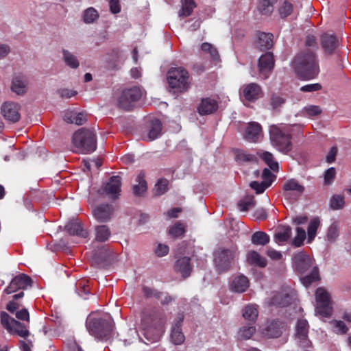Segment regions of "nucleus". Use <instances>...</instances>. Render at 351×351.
Wrapping results in <instances>:
<instances>
[{"instance_id": "obj_1", "label": "nucleus", "mask_w": 351, "mask_h": 351, "mask_svg": "<svg viewBox=\"0 0 351 351\" xmlns=\"http://www.w3.org/2000/svg\"><path fill=\"white\" fill-rule=\"evenodd\" d=\"M293 66L298 75L304 80L315 78L319 71L317 57L309 51L296 56L293 61Z\"/></svg>"}, {"instance_id": "obj_2", "label": "nucleus", "mask_w": 351, "mask_h": 351, "mask_svg": "<svg viewBox=\"0 0 351 351\" xmlns=\"http://www.w3.org/2000/svg\"><path fill=\"white\" fill-rule=\"evenodd\" d=\"M169 88L174 93H184L190 88L189 74L182 67H172L167 74Z\"/></svg>"}, {"instance_id": "obj_3", "label": "nucleus", "mask_w": 351, "mask_h": 351, "mask_svg": "<svg viewBox=\"0 0 351 351\" xmlns=\"http://www.w3.org/2000/svg\"><path fill=\"white\" fill-rule=\"evenodd\" d=\"M73 143L78 152L83 154L91 153L97 147L95 133L92 130L82 128L74 133Z\"/></svg>"}, {"instance_id": "obj_4", "label": "nucleus", "mask_w": 351, "mask_h": 351, "mask_svg": "<svg viewBox=\"0 0 351 351\" xmlns=\"http://www.w3.org/2000/svg\"><path fill=\"white\" fill-rule=\"evenodd\" d=\"M86 327L92 335L100 339L106 338L112 330V320L108 316L94 317L90 315L86 320Z\"/></svg>"}, {"instance_id": "obj_5", "label": "nucleus", "mask_w": 351, "mask_h": 351, "mask_svg": "<svg viewBox=\"0 0 351 351\" xmlns=\"http://www.w3.org/2000/svg\"><path fill=\"white\" fill-rule=\"evenodd\" d=\"M271 143L279 152L287 154L292 149L291 136L282 127L271 125L269 128Z\"/></svg>"}, {"instance_id": "obj_6", "label": "nucleus", "mask_w": 351, "mask_h": 351, "mask_svg": "<svg viewBox=\"0 0 351 351\" xmlns=\"http://www.w3.org/2000/svg\"><path fill=\"white\" fill-rule=\"evenodd\" d=\"M239 252L237 247L232 246L230 248H219L214 252V261L219 272H225L230 269L232 265L237 258Z\"/></svg>"}, {"instance_id": "obj_7", "label": "nucleus", "mask_w": 351, "mask_h": 351, "mask_svg": "<svg viewBox=\"0 0 351 351\" xmlns=\"http://www.w3.org/2000/svg\"><path fill=\"white\" fill-rule=\"evenodd\" d=\"M316 312L323 317H329L332 312V300L330 293L324 287L315 291Z\"/></svg>"}, {"instance_id": "obj_8", "label": "nucleus", "mask_w": 351, "mask_h": 351, "mask_svg": "<svg viewBox=\"0 0 351 351\" xmlns=\"http://www.w3.org/2000/svg\"><path fill=\"white\" fill-rule=\"evenodd\" d=\"M1 322L3 327L11 334L17 335L23 338L28 337L29 335V332L25 326L11 318L5 312L1 313Z\"/></svg>"}, {"instance_id": "obj_9", "label": "nucleus", "mask_w": 351, "mask_h": 351, "mask_svg": "<svg viewBox=\"0 0 351 351\" xmlns=\"http://www.w3.org/2000/svg\"><path fill=\"white\" fill-rule=\"evenodd\" d=\"M142 96L141 90L136 86L124 90L120 96L118 104L119 106L124 110H128L132 104L138 101Z\"/></svg>"}, {"instance_id": "obj_10", "label": "nucleus", "mask_w": 351, "mask_h": 351, "mask_svg": "<svg viewBox=\"0 0 351 351\" xmlns=\"http://www.w3.org/2000/svg\"><path fill=\"white\" fill-rule=\"evenodd\" d=\"M121 191V178L118 176H112L99 190L101 195L108 196L111 199H117Z\"/></svg>"}, {"instance_id": "obj_11", "label": "nucleus", "mask_w": 351, "mask_h": 351, "mask_svg": "<svg viewBox=\"0 0 351 351\" xmlns=\"http://www.w3.org/2000/svg\"><path fill=\"white\" fill-rule=\"evenodd\" d=\"M308 324L306 319H299L295 326V339L301 348L306 349L311 347L308 338Z\"/></svg>"}, {"instance_id": "obj_12", "label": "nucleus", "mask_w": 351, "mask_h": 351, "mask_svg": "<svg viewBox=\"0 0 351 351\" xmlns=\"http://www.w3.org/2000/svg\"><path fill=\"white\" fill-rule=\"evenodd\" d=\"M32 282L29 276L24 274H19L12 278L10 285L5 289L4 292L7 294H11L18 290L27 289L31 286Z\"/></svg>"}, {"instance_id": "obj_13", "label": "nucleus", "mask_w": 351, "mask_h": 351, "mask_svg": "<svg viewBox=\"0 0 351 351\" xmlns=\"http://www.w3.org/2000/svg\"><path fill=\"white\" fill-rule=\"evenodd\" d=\"M274 66V59L273 54L267 52L262 55L258 60L259 73L263 79L269 77Z\"/></svg>"}, {"instance_id": "obj_14", "label": "nucleus", "mask_w": 351, "mask_h": 351, "mask_svg": "<svg viewBox=\"0 0 351 351\" xmlns=\"http://www.w3.org/2000/svg\"><path fill=\"white\" fill-rule=\"evenodd\" d=\"M320 44L324 52L331 55L336 52L339 40L334 34L324 33L321 36Z\"/></svg>"}, {"instance_id": "obj_15", "label": "nucleus", "mask_w": 351, "mask_h": 351, "mask_svg": "<svg viewBox=\"0 0 351 351\" xmlns=\"http://www.w3.org/2000/svg\"><path fill=\"white\" fill-rule=\"evenodd\" d=\"M20 106L14 102H5L1 108V112L5 119L10 122H17L20 118Z\"/></svg>"}, {"instance_id": "obj_16", "label": "nucleus", "mask_w": 351, "mask_h": 351, "mask_svg": "<svg viewBox=\"0 0 351 351\" xmlns=\"http://www.w3.org/2000/svg\"><path fill=\"white\" fill-rule=\"evenodd\" d=\"M113 208L110 204H101L93 210L94 218L99 222H107L112 218Z\"/></svg>"}, {"instance_id": "obj_17", "label": "nucleus", "mask_w": 351, "mask_h": 351, "mask_svg": "<svg viewBox=\"0 0 351 351\" xmlns=\"http://www.w3.org/2000/svg\"><path fill=\"white\" fill-rule=\"evenodd\" d=\"M241 91V95L249 101L258 99L262 93L261 86L256 83H250L243 86Z\"/></svg>"}, {"instance_id": "obj_18", "label": "nucleus", "mask_w": 351, "mask_h": 351, "mask_svg": "<svg viewBox=\"0 0 351 351\" xmlns=\"http://www.w3.org/2000/svg\"><path fill=\"white\" fill-rule=\"evenodd\" d=\"M293 262L296 269L300 273H304L308 270L313 264V260L309 255L300 252L295 254Z\"/></svg>"}, {"instance_id": "obj_19", "label": "nucleus", "mask_w": 351, "mask_h": 351, "mask_svg": "<svg viewBox=\"0 0 351 351\" xmlns=\"http://www.w3.org/2000/svg\"><path fill=\"white\" fill-rule=\"evenodd\" d=\"M218 108L217 101L211 98H204L197 107L199 114L206 115L215 112Z\"/></svg>"}, {"instance_id": "obj_20", "label": "nucleus", "mask_w": 351, "mask_h": 351, "mask_svg": "<svg viewBox=\"0 0 351 351\" xmlns=\"http://www.w3.org/2000/svg\"><path fill=\"white\" fill-rule=\"evenodd\" d=\"M184 319V316L182 314L178 315L175 320V324L173 326L171 337L174 344L180 345L184 341V336L180 328L181 324Z\"/></svg>"}, {"instance_id": "obj_21", "label": "nucleus", "mask_w": 351, "mask_h": 351, "mask_svg": "<svg viewBox=\"0 0 351 351\" xmlns=\"http://www.w3.org/2000/svg\"><path fill=\"white\" fill-rule=\"evenodd\" d=\"M262 136V128L258 123L252 122L249 123L245 136L248 141L256 143L259 141Z\"/></svg>"}, {"instance_id": "obj_22", "label": "nucleus", "mask_w": 351, "mask_h": 351, "mask_svg": "<svg viewBox=\"0 0 351 351\" xmlns=\"http://www.w3.org/2000/svg\"><path fill=\"white\" fill-rule=\"evenodd\" d=\"M28 82L24 75H18L13 77L11 85V90L13 93L21 95L27 91Z\"/></svg>"}, {"instance_id": "obj_23", "label": "nucleus", "mask_w": 351, "mask_h": 351, "mask_svg": "<svg viewBox=\"0 0 351 351\" xmlns=\"http://www.w3.org/2000/svg\"><path fill=\"white\" fill-rule=\"evenodd\" d=\"M63 119L68 123H75L77 125H81L86 123L87 116L84 112H75L68 110L64 112Z\"/></svg>"}, {"instance_id": "obj_24", "label": "nucleus", "mask_w": 351, "mask_h": 351, "mask_svg": "<svg viewBox=\"0 0 351 351\" xmlns=\"http://www.w3.org/2000/svg\"><path fill=\"white\" fill-rule=\"evenodd\" d=\"M285 330V326L280 321H274L266 328L265 335L269 338L280 337Z\"/></svg>"}, {"instance_id": "obj_25", "label": "nucleus", "mask_w": 351, "mask_h": 351, "mask_svg": "<svg viewBox=\"0 0 351 351\" xmlns=\"http://www.w3.org/2000/svg\"><path fill=\"white\" fill-rule=\"evenodd\" d=\"M65 228L72 235H76L82 238H86L88 235V232L83 228L82 223L77 221L69 222Z\"/></svg>"}, {"instance_id": "obj_26", "label": "nucleus", "mask_w": 351, "mask_h": 351, "mask_svg": "<svg viewBox=\"0 0 351 351\" xmlns=\"http://www.w3.org/2000/svg\"><path fill=\"white\" fill-rule=\"evenodd\" d=\"M158 324L157 322V315L154 313L146 315L144 314L141 319V328L145 331L147 335L149 330L156 328Z\"/></svg>"}, {"instance_id": "obj_27", "label": "nucleus", "mask_w": 351, "mask_h": 351, "mask_svg": "<svg viewBox=\"0 0 351 351\" xmlns=\"http://www.w3.org/2000/svg\"><path fill=\"white\" fill-rule=\"evenodd\" d=\"M249 285L248 278L243 275H239L234 278L231 287L235 292L243 293L247 289Z\"/></svg>"}, {"instance_id": "obj_28", "label": "nucleus", "mask_w": 351, "mask_h": 351, "mask_svg": "<svg viewBox=\"0 0 351 351\" xmlns=\"http://www.w3.org/2000/svg\"><path fill=\"white\" fill-rule=\"evenodd\" d=\"M274 36L270 33L260 32L258 34L256 45L260 50L269 49L273 46Z\"/></svg>"}, {"instance_id": "obj_29", "label": "nucleus", "mask_w": 351, "mask_h": 351, "mask_svg": "<svg viewBox=\"0 0 351 351\" xmlns=\"http://www.w3.org/2000/svg\"><path fill=\"white\" fill-rule=\"evenodd\" d=\"M176 270L180 273L184 278L188 277L192 270V266L190 264V258L182 257L176 261L175 265Z\"/></svg>"}, {"instance_id": "obj_30", "label": "nucleus", "mask_w": 351, "mask_h": 351, "mask_svg": "<svg viewBox=\"0 0 351 351\" xmlns=\"http://www.w3.org/2000/svg\"><path fill=\"white\" fill-rule=\"evenodd\" d=\"M283 190L285 197H289L291 191L300 195L303 193L304 188L296 180L291 179L284 184Z\"/></svg>"}, {"instance_id": "obj_31", "label": "nucleus", "mask_w": 351, "mask_h": 351, "mask_svg": "<svg viewBox=\"0 0 351 351\" xmlns=\"http://www.w3.org/2000/svg\"><path fill=\"white\" fill-rule=\"evenodd\" d=\"M111 235V231L106 225H98L95 227V239L97 242L107 241Z\"/></svg>"}, {"instance_id": "obj_32", "label": "nucleus", "mask_w": 351, "mask_h": 351, "mask_svg": "<svg viewBox=\"0 0 351 351\" xmlns=\"http://www.w3.org/2000/svg\"><path fill=\"white\" fill-rule=\"evenodd\" d=\"M162 128V123L159 120H153L151 122L148 134L146 137H145V140L147 141H152L158 138L161 135Z\"/></svg>"}, {"instance_id": "obj_33", "label": "nucleus", "mask_w": 351, "mask_h": 351, "mask_svg": "<svg viewBox=\"0 0 351 351\" xmlns=\"http://www.w3.org/2000/svg\"><path fill=\"white\" fill-rule=\"evenodd\" d=\"M258 315V306L256 304H247L243 309V317L245 319L255 322Z\"/></svg>"}, {"instance_id": "obj_34", "label": "nucleus", "mask_w": 351, "mask_h": 351, "mask_svg": "<svg viewBox=\"0 0 351 351\" xmlns=\"http://www.w3.org/2000/svg\"><path fill=\"white\" fill-rule=\"evenodd\" d=\"M247 261L249 264L264 267L267 265L265 258L256 251H250L247 254Z\"/></svg>"}, {"instance_id": "obj_35", "label": "nucleus", "mask_w": 351, "mask_h": 351, "mask_svg": "<svg viewBox=\"0 0 351 351\" xmlns=\"http://www.w3.org/2000/svg\"><path fill=\"white\" fill-rule=\"evenodd\" d=\"M195 7L196 3L194 0H181V9L178 12L179 16L186 17L190 16Z\"/></svg>"}, {"instance_id": "obj_36", "label": "nucleus", "mask_w": 351, "mask_h": 351, "mask_svg": "<svg viewBox=\"0 0 351 351\" xmlns=\"http://www.w3.org/2000/svg\"><path fill=\"white\" fill-rule=\"evenodd\" d=\"M138 184L133 186V192L136 195H141L147 191V182L145 180V174L141 172L136 178Z\"/></svg>"}, {"instance_id": "obj_37", "label": "nucleus", "mask_w": 351, "mask_h": 351, "mask_svg": "<svg viewBox=\"0 0 351 351\" xmlns=\"http://www.w3.org/2000/svg\"><path fill=\"white\" fill-rule=\"evenodd\" d=\"M62 58L64 63L71 69H77L80 65L77 58L66 49L62 50Z\"/></svg>"}, {"instance_id": "obj_38", "label": "nucleus", "mask_w": 351, "mask_h": 351, "mask_svg": "<svg viewBox=\"0 0 351 351\" xmlns=\"http://www.w3.org/2000/svg\"><path fill=\"white\" fill-rule=\"evenodd\" d=\"M291 236V228L289 226H282L278 228L275 234V240L277 243L288 241Z\"/></svg>"}, {"instance_id": "obj_39", "label": "nucleus", "mask_w": 351, "mask_h": 351, "mask_svg": "<svg viewBox=\"0 0 351 351\" xmlns=\"http://www.w3.org/2000/svg\"><path fill=\"white\" fill-rule=\"evenodd\" d=\"M291 297L287 293H278L274 295L270 302V305H276L278 306H285L290 304Z\"/></svg>"}, {"instance_id": "obj_40", "label": "nucleus", "mask_w": 351, "mask_h": 351, "mask_svg": "<svg viewBox=\"0 0 351 351\" xmlns=\"http://www.w3.org/2000/svg\"><path fill=\"white\" fill-rule=\"evenodd\" d=\"M278 0H260L258 10L263 14L269 15L272 13L274 8V4Z\"/></svg>"}, {"instance_id": "obj_41", "label": "nucleus", "mask_w": 351, "mask_h": 351, "mask_svg": "<svg viewBox=\"0 0 351 351\" xmlns=\"http://www.w3.org/2000/svg\"><path fill=\"white\" fill-rule=\"evenodd\" d=\"M98 12L93 7L86 9L82 14L83 21L85 23H93L99 19Z\"/></svg>"}, {"instance_id": "obj_42", "label": "nucleus", "mask_w": 351, "mask_h": 351, "mask_svg": "<svg viewBox=\"0 0 351 351\" xmlns=\"http://www.w3.org/2000/svg\"><path fill=\"white\" fill-rule=\"evenodd\" d=\"M235 158L236 160L240 164L256 162L257 160V158L254 155L242 150H239L237 152Z\"/></svg>"}, {"instance_id": "obj_43", "label": "nucleus", "mask_w": 351, "mask_h": 351, "mask_svg": "<svg viewBox=\"0 0 351 351\" xmlns=\"http://www.w3.org/2000/svg\"><path fill=\"white\" fill-rule=\"evenodd\" d=\"M270 241L269 236L264 232L258 231L252 236V242L255 245H265Z\"/></svg>"}, {"instance_id": "obj_44", "label": "nucleus", "mask_w": 351, "mask_h": 351, "mask_svg": "<svg viewBox=\"0 0 351 351\" xmlns=\"http://www.w3.org/2000/svg\"><path fill=\"white\" fill-rule=\"evenodd\" d=\"M201 50L206 54L209 55L210 58L214 61L219 60V55L217 49L208 43H202L201 45Z\"/></svg>"}, {"instance_id": "obj_45", "label": "nucleus", "mask_w": 351, "mask_h": 351, "mask_svg": "<svg viewBox=\"0 0 351 351\" xmlns=\"http://www.w3.org/2000/svg\"><path fill=\"white\" fill-rule=\"evenodd\" d=\"M255 204L256 202L253 196H246L239 202L238 207L241 211H247Z\"/></svg>"}, {"instance_id": "obj_46", "label": "nucleus", "mask_w": 351, "mask_h": 351, "mask_svg": "<svg viewBox=\"0 0 351 351\" xmlns=\"http://www.w3.org/2000/svg\"><path fill=\"white\" fill-rule=\"evenodd\" d=\"M332 330L337 334L345 335L348 331V328L343 321L332 320L330 322Z\"/></svg>"}, {"instance_id": "obj_47", "label": "nucleus", "mask_w": 351, "mask_h": 351, "mask_svg": "<svg viewBox=\"0 0 351 351\" xmlns=\"http://www.w3.org/2000/svg\"><path fill=\"white\" fill-rule=\"evenodd\" d=\"M320 221L318 218L311 221L308 227V243H311L316 236L317 228Z\"/></svg>"}, {"instance_id": "obj_48", "label": "nucleus", "mask_w": 351, "mask_h": 351, "mask_svg": "<svg viewBox=\"0 0 351 351\" xmlns=\"http://www.w3.org/2000/svg\"><path fill=\"white\" fill-rule=\"evenodd\" d=\"M302 113L304 117L313 118L322 113V109L318 106L309 105L303 108Z\"/></svg>"}, {"instance_id": "obj_49", "label": "nucleus", "mask_w": 351, "mask_h": 351, "mask_svg": "<svg viewBox=\"0 0 351 351\" xmlns=\"http://www.w3.org/2000/svg\"><path fill=\"white\" fill-rule=\"evenodd\" d=\"M256 328L253 326H243L238 332V338L239 339H249L254 334Z\"/></svg>"}, {"instance_id": "obj_50", "label": "nucleus", "mask_w": 351, "mask_h": 351, "mask_svg": "<svg viewBox=\"0 0 351 351\" xmlns=\"http://www.w3.org/2000/svg\"><path fill=\"white\" fill-rule=\"evenodd\" d=\"M260 156L273 171H278V164L274 160V156L271 153L264 152L260 154Z\"/></svg>"}, {"instance_id": "obj_51", "label": "nucleus", "mask_w": 351, "mask_h": 351, "mask_svg": "<svg viewBox=\"0 0 351 351\" xmlns=\"http://www.w3.org/2000/svg\"><path fill=\"white\" fill-rule=\"evenodd\" d=\"M345 205L344 197L341 195H334L330 201V208L333 210H339Z\"/></svg>"}, {"instance_id": "obj_52", "label": "nucleus", "mask_w": 351, "mask_h": 351, "mask_svg": "<svg viewBox=\"0 0 351 351\" xmlns=\"http://www.w3.org/2000/svg\"><path fill=\"white\" fill-rule=\"evenodd\" d=\"M319 280L318 269L317 267H314L310 275L303 277L301 280L302 284L306 287H308L313 282Z\"/></svg>"}, {"instance_id": "obj_53", "label": "nucleus", "mask_w": 351, "mask_h": 351, "mask_svg": "<svg viewBox=\"0 0 351 351\" xmlns=\"http://www.w3.org/2000/svg\"><path fill=\"white\" fill-rule=\"evenodd\" d=\"M296 233L292 243L295 247H300L303 244L306 239V232L303 228L298 227L296 228Z\"/></svg>"}, {"instance_id": "obj_54", "label": "nucleus", "mask_w": 351, "mask_h": 351, "mask_svg": "<svg viewBox=\"0 0 351 351\" xmlns=\"http://www.w3.org/2000/svg\"><path fill=\"white\" fill-rule=\"evenodd\" d=\"M285 103V99L278 94H273L270 99V105L274 110H278Z\"/></svg>"}, {"instance_id": "obj_55", "label": "nucleus", "mask_w": 351, "mask_h": 351, "mask_svg": "<svg viewBox=\"0 0 351 351\" xmlns=\"http://www.w3.org/2000/svg\"><path fill=\"white\" fill-rule=\"evenodd\" d=\"M169 181L167 179H160L155 185V193L157 195H163L168 189Z\"/></svg>"}, {"instance_id": "obj_56", "label": "nucleus", "mask_w": 351, "mask_h": 351, "mask_svg": "<svg viewBox=\"0 0 351 351\" xmlns=\"http://www.w3.org/2000/svg\"><path fill=\"white\" fill-rule=\"evenodd\" d=\"M292 4L288 1H285L279 8V13L282 18H285L292 12Z\"/></svg>"}, {"instance_id": "obj_57", "label": "nucleus", "mask_w": 351, "mask_h": 351, "mask_svg": "<svg viewBox=\"0 0 351 351\" xmlns=\"http://www.w3.org/2000/svg\"><path fill=\"white\" fill-rule=\"evenodd\" d=\"M184 232V226L181 223H177L169 230V234L174 237L182 236Z\"/></svg>"}, {"instance_id": "obj_58", "label": "nucleus", "mask_w": 351, "mask_h": 351, "mask_svg": "<svg viewBox=\"0 0 351 351\" xmlns=\"http://www.w3.org/2000/svg\"><path fill=\"white\" fill-rule=\"evenodd\" d=\"M339 236V230L335 223H332L328 228L327 232V238L330 241H334Z\"/></svg>"}, {"instance_id": "obj_59", "label": "nucleus", "mask_w": 351, "mask_h": 351, "mask_svg": "<svg viewBox=\"0 0 351 351\" xmlns=\"http://www.w3.org/2000/svg\"><path fill=\"white\" fill-rule=\"evenodd\" d=\"M252 189L256 191V193L260 194L264 192V191L269 186L264 182L254 181L250 183Z\"/></svg>"}, {"instance_id": "obj_60", "label": "nucleus", "mask_w": 351, "mask_h": 351, "mask_svg": "<svg viewBox=\"0 0 351 351\" xmlns=\"http://www.w3.org/2000/svg\"><path fill=\"white\" fill-rule=\"evenodd\" d=\"M263 182H264L268 186L271 184L273 182V174L268 169H264L262 173Z\"/></svg>"}, {"instance_id": "obj_61", "label": "nucleus", "mask_w": 351, "mask_h": 351, "mask_svg": "<svg viewBox=\"0 0 351 351\" xmlns=\"http://www.w3.org/2000/svg\"><path fill=\"white\" fill-rule=\"evenodd\" d=\"M16 317L20 320L26 321L29 322V314L26 308H22L20 311H17L15 313Z\"/></svg>"}, {"instance_id": "obj_62", "label": "nucleus", "mask_w": 351, "mask_h": 351, "mask_svg": "<svg viewBox=\"0 0 351 351\" xmlns=\"http://www.w3.org/2000/svg\"><path fill=\"white\" fill-rule=\"evenodd\" d=\"M335 176V169L333 167L329 168L325 172L324 181L326 184H330L334 180Z\"/></svg>"}, {"instance_id": "obj_63", "label": "nucleus", "mask_w": 351, "mask_h": 351, "mask_svg": "<svg viewBox=\"0 0 351 351\" xmlns=\"http://www.w3.org/2000/svg\"><path fill=\"white\" fill-rule=\"evenodd\" d=\"M322 88V86L318 84H310L305 86H303L300 88V90L302 92H315L320 90Z\"/></svg>"}, {"instance_id": "obj_64", "label": "nucleus", "mask_w": 351, "mask_h": 351, "mask_svg": "<svg viewBox=\"0 0 351 351\" xmlns=\"http://www.w3.org/2000/svg\"><path fill=\"white\" fill-rule=\"evenodd\" d=\"M155 294L156 298H158L163 304H169L171 301L173 300V298L167 293L156 292Z\"/></svg>"}]
</instances>
